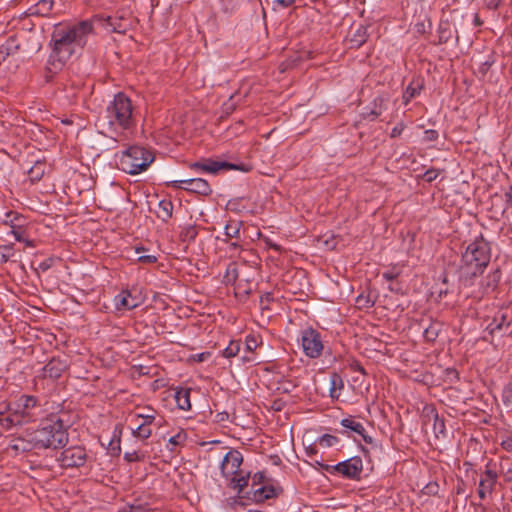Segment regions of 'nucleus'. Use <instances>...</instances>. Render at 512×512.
<instances>
[{
  "label": "nucleus",
  "mask_w": 512,
  "mask_h": 512,
  "mask_svg": "<svg viewBox=\"0 0 512 512\" xmlns=\"http://www.w3.org/2000/svg\"><path fill=\"white\" fill-rule=\"evenodd\" d=\"M101 127L108 133H122L134 125L133 105L128 96L119 92L100 118Z\"/></svg>",
  "instance_id": "2"
},
{
  "label": "nucleus",
  "mask_w": 512,
  "mask_h": 512,
  "mask_svg": "<svg viewBox=\"0 0 512 512\" xmlns=\"http://www.w3.org/2000/svg\"><path fill=\"white\" fill-rule=\"evenodd\" d=\"M14 256L13 244L0 246V262L6 263Z\"/></svg>",
  "instance_id": "37"
},
{
  "label": "nucleus",
  "mask_w": 512,
  "mask_h": 512,
  "mask_svg": "<svg viewBox=\"0 0 512 512\" xmlns=\"http://www.w3.org/2000/svg\"><path fill=\"white\" fill-rule=\"evenodd\" d=\"M9 55L8 49L0 48V64L6 59Z\"/></svg>",
  "instance_id": "60"
},
{
  "label": "nucleus",
  "mask_w": 512,
  "mask_h": 512,
  "mask_svg": "<svg viewBox=\"0 0 512 512\" xmlns=\"http://www.w3.org/2000/svg\"><path fill=\"white\" fill-rule=\"evenodd\" d=\"M441 330L442 324L438 321H432L429 326L424 329L423 336L427 341L433 342L437 339Z\"/></svg>",
  "instance_id": "26"
},
{
  "label": "nucleus",
  "mask_w": 512,
  "mask_h": 512,
  "mask_svg": "<svg viewBox=\"0 0 512 512\" xmlns=\"http://www.w3.org/2000/svg\"><path fill=\"white\" fill-rule=\"evenodd\" d=\"M145 454L138 451L125 452L124 460L127 462H140L145 460Z\"/></svg>",
  "instance_id": "39"
},
{
  "label": "nucleus",
  "mask_w": 512,
  "mask_h": 512,
  "mask_svg": "<svg viewBox=\"0 0 512 512\" xmlns=\"http://www.w3.org/2000/svg\"><path fill=\"white\" fill-rule=\"evenodd\" d=\"M333 470L346 478L359 479L363 471L362 459L358 456L334 465Z\"/></svg>",
  "instance_id": "13"
},
{
  "label": "nucleus",
  "mask_w": 512,
  "mask_h": 512,
  "mask_svg": "<svg viewBox=\"0 0 512 512\" xmlns=\"http://www.w3.org/2000/svg\"><path fill=\"white\" fill-rule=\"evenodd\" d=\"M173 203L170 200H161L158 203L157 217L167 222L172 217Z\"/></svg>",
  "instance_id": "24"
},
{
  "label": "nucleus",
  "mask_w": 512,
  "mask_h": 512,
  "mask_svg": "<svg viewBox=\"0 0 512 512\" xmlns=\"http://www.w3.org/2000/svg\"><path fill=\"white\" fill-rule=\"evenodd\" d=\"M504 404L512 408V384L507 385L502 393Z\"/></svg>",
  "instance_id": "41"
},
{
  "label": "nucleus",
  "mask_w": 512,
  "mask_h": 512,
  "mask_svg": "<svg viewBox=\"0 0 512 512\" xmlns=\"http://www.w3.org/2000/svg\"><path fill=\"white\" fill-rule=\"evenodd\" d=\"M191 168L193 169H200L204 172L208 173H217L218 171L225 169H234V170H242V171H248L247 168H244V165L238 166L229 162L225 161H213V160H206L205 162H195L191 164Z\"/></svg>",
  "instance_id": "14"
},
{
  "label": "nucleus",
  "mask_w": 512,
  "mask_h": 512,
  "mask_svg": "<svg viewBox=\"0 0 512 512\" xmlns=\"http://www.w3.org/2000/svg\"><path fill=\"white\" fill-rule=\"evenodd\" d=\"M417 89L416 88H413L411 86H408L407 89H406V92L404 94V98L408 101L410 100L411 98L415 97L416 94H417Z\"/></svg>",
  "instance_id": "53"
},
{
  "label": "nucleus",
  "mask_w": 512,
  "mask_h": 512,
  "mask_svg": "<svg viewBox=\"0 0 512 512\" xmlns=\"http://www.w3.org/2000/svg\"><path fill=\"white\" fill-rule=\"evenodd\" d=\"M397 276H398V273H394V272L383 273V277L388 281H392V280L396 279Z\"/></svg>",
  "instance_id": "59"
},
{
  "label": "nucleus",
  "mask_w": 512,
  "mask_h": 512,
  "mask_svg": "<svg viewBox=\"0 0 512 512\" xmlns=\"http://www.w3.org/2000/svg\"><path fill=\"white\" fill-rule=\"evenodd\" d=\"M366 40V34H353L351 38L346 36L344 38V43L348 45L349 48H357L365 43Z\"/></svg>",
  "instance_id": "33"
},
{
  "label": "nucleus",
  "mask_w": 512,
  "mask_h": 512,
  "mask_svg": "<svg viewBox=\"0 0 512 512\" xmlns=\"http://www.w3.org/2000/svg\"><path fill=\"white\" fill-rule=\"evenodd\" d=\"M282 492L280 487L264 484L260 487L252 489V498L256 502H263L268 499L277 497Z\"/></svg>",
  "instance_id": "17"
},
{
  "label": "nucleus",
  "mask_w": 512,
  "mask_h": 512,
  "mask_svg": "<svg viewBox=\"0 0 512 512\" xmlns=\"http://www.w3.org/2000/svg\"><path fill=\"white\" fill-rule=\"evenodd\" d=\"M502 1L503 0H484V3L489 9H497Z\"/></svg>",
  "instance_id": "54"
},
{
  "label": "nucleus",
  "mask_w": 512,
  "mask_h": 512,
  "mask_svg": "<svg viewBox=\"0 0 512 512\" xmlns=\"http://www.w3.org/2000/svg\"><path fill=\"white\" fill-rule=\"evenodd\" d=\"M11 226V234L15 237L17 241H24V230L21 226H16L13 224H10Z\"/></svg>",
  "instance_id": "43"
},
{
  "label": "nucleus",
  "mask_w": 512,
  "mask_h": 512,
  "mask_svg": "<svg viewBox=\"0 0 512 512\" xmlns=\"http://www.w3.org/2000/svg\"><path fill=\"white\" fill-rule=\"evenodd\" d=\"M97 30L118 32L115 28L111 29L109 17L104 18L98 15L92 17L91 19L79 22L77 26L70 28L67 32H93Z\"/></svg>",
  "instance_id": "10"
},
{
  "label": "nucleus",
  "mask_w": 512,
  "mask_h": 512,
  "mask_svg": "<svg viewBox=\"0 0 512 512\" xmlns=\"http://www.w3.org/2000/svg\"><path fill=\"white\" fill-rule=\"evenodd\" d=\"M27 246L29 247H33L34 246V243L32 240H29V239H26L24 238V241H23Z\"/></svg>",
  "instance_id": "64"
},
{
  "label": "nucleus",
  "mask_w": 512,
  "mask_h": 512,
  "mask_svg": "<svg viewBox=\"0 0 512 512\" xmlns=\"http://www.w3.org/2000/svg\"><path fill=\"white\" fill-rule=\"evenodd\" d=\"M434 430H435V433L437 436H438V433L443 434V435L445 433L444 421L442 419H439L438 415L435 416Z\"/></svg>",
  "instance_id": "47"
},
{
  "label": "nucleus",
  "mask_w": 512,
  "mask_h": 512,
  "mask_svg": "<svg viewBox=\"0 0 512 512\" xmlns=\"http://www.w3.org/2000/svg\"><path fill=\"white\" fill-rule=\"evenodd\" d=\"M46 164L41 161L35 162V164L28 170V177L31 182L41 180L45 174Z\"/></svg>",
  "instance_id": "27"
},
{
  "label": "nucleus",
  "mask_w": 512,
  "mask_h": 512,
  "mask_svg": "<svg viewBox=\"0 0 512 512\" xmlns=\"http://www.w3.org/2000/svg\"><path fill=\"white\" fill-rule=\"evenodd\" d=\"M440 174V171L438 169H429L424 173V178L427 182L434 181Z\"/></svg>",
  "instance_id": "48"
},
{
  "label": "nucleus",
  "mask_w": 512,
  "mask_h": 512,
  "mask_svg": "<svg viewBox=\"0 0 512 512\" xmlns=\"http://www.w3.org/2000/svg\"><path fill=\"white\" fill-rule=\"evenodd\" d=\"M504 480L508 483H512V469H508L504 473Z\"/></svg>",
  "instance_id": "61"
},
{
  "label": "nucleus",
  "mask_w": 512,
  "mask_h": 512,
  "mask_svg": "<svg viewBox=\"0 0 512 512\" xmlns=\"http://www.w3.org/2000/svg\"><path fill=\"white\" fill-rule=\"evenodd\" d=\"M145 251H146V249L143 247L136 248V253L139 255L138 259H137L138 262L143 263V264L155 263L157 261V257L155 255L142 254Z\"/></svg>",
  "instance_id": "38"
},
{
  "label": "nucleus",
  "mask_w": 512,
  "mask_h": 512,
  "mask_svg": "<svg viewBox=\"0 0 512 512\" xmlns=\"http://www.w3.org/2000/svg\"><path fill=\"white\" fill-rule=\"evenodd\" d=\"M67 365L64 361L52 358L43 368L42 377L56 380L61 377L62 373L66 370Z\"/></svg>",
  "instance_id": "16"
},
{
  "label": "nucleus",
  "mask_w": 512,
  "mask_h": 512,
  "mask_svg": "<svg viewBox=\"0 0 512 512\" xmlns=\"http://www.w3.org/2000/svg\"><path fill=\"white\" fill-rule=\"evenodd\" d=\"M52 264H53V260L51 258L46 259V260L42 261L41 263H39L38 269L45 272L51 268Z\"/></svg>",
  "instance_id": "52"
},
{
  "label": "nucleus",
  "mask_w": 512,
  "mask_h": 512,
  "mask_svg": "<svg viewBox=\"0 0 512 512\" xmlns=\"http://www.w3.org/2000/svg\"><path fill=\"white\" fill-rule=\"evenodd\" d=\"M239 248L238 243L236 242H229V250H237Z\"/></svg>",
  "instance_id": "63"
},
{
  "label": "nucleus",
  "mask_w": 512,
  "mask_h": 512,
  "mask_svg": "<svg viewBox=\"0 0 512 512\" xmlns=\"http://www.w3.org/2000/svg\"><path fill=\"white\" fill-rule=\"evenodd\" d=\"M438 138V132L433 129H428L424 132V141L426 142H432L435 141Z\"/></svg>",
  "instance_id": "50"
},
{
  "label": "nucleus",
  "mask_w": 512,
  "mask_h": 512,
  "mask_svg": "<svg viewBox=\"0 0 512 512\" xmlns=\"http://www.w3.org/2000/svg\"><path fill=\"white\" fill-rule=\"evenodd\" d=\"M87 453L81 446L69 447L62 451L58 461L62 467L74 468L81 467L86 463Z\"/></svg>",
  "instance_id": "8"
},
{
  "label": "nucleus",
  "mask_w": 512,
  "mask_h": 512,
  "mask_svg": "<svg viewBox=\"0 0 512 512\" xmlns=\"http://www.w3.org/2000/svg\"><path fill=\"white\" fill-rule=\"evenodd\" d=\"M319 446L323 447V448H330V447H333L335 446L336 444L339 443V439L338 437L334 436V435H331V434H324L322 436H320L316 442Z\"/></svg>",
  "instance_id": "32"
},
{
  "label": "nucleus",
  "mask_w": 512,
  "mask_h": 512,
  "mask_svg": "<svg viewBox=\"0 0 512 512\" xmlns=\"http://www.w3.org/2000/svg\"><path fill=\"white\" fill-rule=\"evenodd\" d=\"M341 425L347 429H350L351 431L356 432L357 434L361 435L365 442L371 443L372 438L370 436L365 435V428L364 426L352 418H345L341 421Z\"/></svg>",
  "instance_id": "21"
},
{
  "label": "nucleus",
  "mask_w": 512,
  "mask_h": 512,
  "mask_svg": "<svg viewBox=\"0 0 512 512\" xmlns=\"http://www.w3.org/2000/svg\"><path fill=\"white\" fill-rule=\"evenodd\" d=\"M196 235H197V231H196L195 227L190 226V227L186 228V230H185L186 237H189L190 239H194Z\"/></svg>",
  "instance_id": "57"
},
{
  "label": "nucleus",
  "mask_w": 512,
  "mask_h": 512,
  "mask_svg": "<svg viewBox=\"0 0 512 512\" xmlns=\"http://www.w3.org/2000/svg\"><path fill=\"white\" fill-rule=\"evenodd\" d=\"M504 235L507 237V239L512 243V225H510L507 230L505 231Z\"/></svg>",
  "instance_id": "62"
},
{
  "label": "nucleus",
  "mask_w": 512,
  "mask_h": 512,
  "mask_svg": "<svg viewBox=\"0 0 512 512\" xmlns=\"http://www.w3.org/2000/svg\"><path fill=\"white\" fill-rule=\"evenodd\" d=\"M491 260V244L483 234L470 241L461 254L458 268L459 281L464 286H471L481 276Z\"/></svg>",
  "instance_id": "1"
},
{
  "label": "nucleus",
  "mask_w": 512,
  "mask_h": 512,
  "mask_svg": "<svg viewBox=\"0 0 512 512\" xmlns=\"http://www.w3.org/2000/svg\"><path fill=\"white\" fill-rule=\"evenodd\" d=\"M185 440V435H183L182 433H178L174 436H172L169 441H168V447L171 451L174 450V448L180 444L183 443V441Z\"/></svg>",
  "instance_id": "40"
},
{
  "label": "nucleus",
  "mask_w": 512,
  "mask_h": 512,
  "mask_svg": "<svg viewBox=\"0 0 512 512\" xmlns=\"http://www.w3.org/2000/svg\"><path fill=\"white\" fill-rule=\"evenodd\" d=\"M243 462V456L238 450H230L227 452L221 462V473L226 479L240 473V466Z\"/></svg>",
  "instance_id": "12"
},
{
  "label": "nucleus",
  "mask_w": 512,
  "mask_h": 512,
  "mask_svg": "<svg viewBox=\"0 0 512 512\" xmlns=\"http://www.w3.org/2000/svg\"><path fill=\"white\" fill-rule=\"evenodd\" d=\"M175 400L177 407L181 410L187 411L191 409L190 402V389H179L175 393Z\"/></svg>",
  "instance_id": "22"
},
{
  "label": "nucleus",
  "mask_w": 512,
  "mask_h": 512,
  "mask_svg": "<svg viewBox=\"0 0 512 512\" xmlns=\"http://www.w3.org/2000/svg\"><path fill=\"white\" fill-rule=\"evenodd\" d=\"M114 302L118 310H131L139 306L138 298L132 296L129 291H122L115 296Z\"/></svg>",
  "instance_id": "19"
},
{
  "label": "nucleus",
  "mask_w": 512,
  "mask_h": 512,
  "mask_svg": "<svg viewBox=\"0 0 512 512\" xmlns=\"http://www.w3.org/2000/svg\"><path fill=\"white\" fill-rule=\"evenodd\" d=\"M487 329L490 334L501 333L510 334L512 333V309L505 308L500 309L494 316L493 321L488 325Z\"/></svg>",
  "instance_id": "9"
},
{
  "label": "nucleus",
  "mask_w": 512,
  "mask_h": 512,
  "mask_svg": "<svg viewBox=\"0 0 512 512\" xmlns=\"http://www.w3.org/2000/svg\"><path fill=\"white\" fill-rule=\"evenodd\" d=\"M271 4L272 10L275 12H282L294 6L296 0H267Z\"/></svg>",
  "instance_id": "30"
},
{
  "label": "nucleus",
  "mask_w": 512,
  "mask_h": 512,
  "mask_svg": "<svg viewBox=\"0 0 512 512\" xmlns=\"http://www.w3.org/2000/svg\"><path fill=\"white\" fill-rule=\"evenodd\" d=\"M14 412L24 424L36 421L42 414V408L35 396L22 395Z\"/></svg>",
  "instance_id": "7"
},
{
  "label": "nucleus",
  "mask_w": 512,
  "mask_h": 512,
  "mask_svg": "<svg viewBox=\"0 0 512 512\" xmlns=\"http://www.w3.org/2000/svg\"><path fill=\"white\" fill-rule=\"evenodd\" d=\"M156 420V412L151 410L148 413H137L131 418L134 423L153 424Z\"/></svg>",
  "instance_id": "29"
},
{
  "label": "nucleus",
  "mask_w": 512,
  "mask_h": 512,
  "mask_svg": "<svg viewBox=\"0 0 512 512\" xmlns=\"http://www.w3.org/2000/svg\"><path fill=\"white\" fill-rule=\"evenodd\" d=\"M239 276L236 263H230L226 269L224 279L227 283H234Z\"/></svg>",
  "instance_id": "36"
},
{
  "label": "nucleus",
  "mask_w": 512,
  "mask_h": 512,
  "mask_svg": "<svg viewBox=\"0 0 512 512\" xmlns=\"http://www.w3.org/2000/svg\"><path fill=\"white\" fill-rule=\"evenodd\" d=\"M80 42L79 34H52L53 57H59L67 61L75 52V48L80 45Z\"/></svg>",
  "instance_id": "5"
},
{
  "label": "nucleus",
  "mask_w": 512,
  "mask_h": 512,
  "mask_svg": "<svg viewBox=\"0 0 512 512\" xmlns=\"http://www.w3.org/2000/svg\"><path fill=\"white\" fill-rule=\"evenodd\" d=\"M231 482L233 483L234 485V488H237L239 490V492L243 491V489L245 487L248 486V482H249V474L247 475H242L241 472L238 473L237 475L235 476H232L230 478Z\"/></svg>",
  "instance_id": "34"
},
{
  "label": "nucleus",
  "mask_w": 512,
  "mask_h": 512,
  "mask_svg": "<svg viewBox=\"0 0 512 512\" xmlns=\"http://www.w3.org/2000/svg\"><path fill=\"white\" fill-rule=\"evenodd\" d=\"M301 346L304 354L312 359L319 358L322 355L324 344L321 334L312 327H307L301 331Z\"/></svg>",
  "instance_id": "6"
},
{
  "label": "nucleus",
  "mask_w": 512,
  "mask_h": 512,
  "mask_svg": "<svg viewBox=\"0 0 512 512\" xmlns=\"http://www.w3.org/2000/svg\"><path fill=\"white\" fill-rule=\"evenodd\" d=\"M241 225L240 221H229L225 226L226 237L230 239L239 238Z\"/></svg>",
  "instance_id": "31"
},
{
  "label": "nucleus",
  "mask_w": 512,
  "mask_h": 512,
  "mask_svg": "<svg viewBox=\"0 0 512 512\" xmlns=\"http://www.w3.org/2000/svg\"><path fill=\"white\" fill-rule=\"evenodd\" d=\"M237 95H232L227 102L223 104V110L226 114L232 113L236 108L235 98Z\"/></svg>",
  "instance_id": "42"
},
{
  "label": "nucleus",
  "mask_w": 512,
  "mask_h": 512,
  "mask_svg": "<svg viewBox=\"0 0 512 512\" xmlns=\"http://www.w3.org/2000/svg\"><path fill=\"white\" fill-rule=\"evenodd\" d=\"M245 345L246 350H248L249 352H253L258 347V341L254 336L249 335L246 337Z\"/></svg>",
  "instance_id": "44"
},
{
  "label": "nucleus",
  "mask_w": 512,
  "mask_h": 512,
  "mask_svg": "<svg viewBox=\"0 0 512 512\" xmlns=\"http://www.w3.org/2000/svg\"><path fill=\"white\" fill-rule=\"evenodd\" d=\"M498 475L495 471L491 469H486L482 474L479 487H478V496L481 500H484L487 495H491L495 489L497 484Z\"/></svg>",
  "instance_id": "15"
},
{
  "label": "nucleus",
  "mask_w": 512,
  "mask_h": 512,
  "mask_svg": "<svg viewBox=\"0 0 512 512\" xmlns=\"http://www.w3.org/2000/svg\"><path fill=\"white\" fill-rule=\"evenodd\" d=\"M154 156L148 150L140 146H131L119 156V168L132 175L146 170L153 162Z\"/></svg>",
  "instance_id": "4"
},
{
  "label": "nucleus",
  "mask_w": 512,
  "mask_h": 512,
  "mask_svg": "<svg viewBox=\"0 0 512 512\" xmlns=\"http://www.w3.org/2000/svg\"><path fill=\"white\" fill-rule=\"evenodd\" d=\"M65 62L66 60H62L59 57H53V53H51L45 67L46 80L50 81L54 75L60 72L63 69Z\"/></svg>",
  "instance_id": "20"
},
{
  "label": "nucleus",
  "mask_w": 512,
  "mask_h": 512,
  "mask_svg": "<svg viewBox=\"0 0 512 512\" xmlns=\"http://www.w3.org/2000/svg\"><path fill=\"white\" fill-rule=\"evenodd\" d=\"M24 423L19 418V416L13 411L8 415L0 414V427L3 429H10L13 426L23 425Z\"/></svg>",
  "instance_id": "25"
},
{
  "label": "nucleus",
  "mask_w": 512,
  "mask_h": 512,
  "mask_svg": "<svg viewBox=\"0 0 512 512\" xmlns=\"http://www.w3.org/2000/svg\"><path fill=\"white\" fill-rule=\"evenodd\" d=\"M388 101L389 97L387 94H382L376 97L371 103L369 111L363 113L364 118L375 119L378 116H380L383 113V111L387 109Z\"/></svg>",
  "instance_id": "18"
},
{
  "label": "nucleus",
  "mask_w": 512,
  "mask_h": 512,
  "mask_svg": "<svg viewBox=\"0 0 512 512\" xmlns=\"http://www.w3.org/2000/svg\"><path fill=\"white\" fill-rule=\"evenodd\" d=\"M136 427L132 428V435L140 440H146L152 435V424L135 423Z\"/></svg>",
  "instance_id": "28"
},
{
  "label": "nucleus",
  "mask_w": 512,
  "mask_h": 512,
  "mask_svg": "<svg viewBox=\"0 0 512 512\" xmlns=\"http://www.w3.org/2000/svg\"><path fill=\"white\" fill-rule=\"evenodd\" d=\"M404 127H405V126H404V124H403L402 122H401V123H398V124H397L393 129H392V131H391V133H390V137H391V138H397V137H399V136L402 134V132H403V130H404Z\"/></svg>",
  "instance_id": "51"
},
{
  "label": "nucleus",
  "mask_w": 512,
  "mask_h": 512,
  "mask_svg": "<svg viewBox=\"0 0 512 512\" xmlns=\"http://www.w3.org/2000/svg\"><path fill=\"white\" fill-rule=\"evenodd\" d=\"M356 303L360 308H369L373 305V302L368 297H365L363 295H359L356 298Z\"/></svg>",
  "instance_id": "46"
},
{
  "label": "nucleus",
  "mask_w": 512,
  "mask_h": 512,
  "mask_svg": "<svg viewBox=\"0 0 512 512\" xmlns=\"http://www.w3.org/2000/svg\"><path fill=\"white\" fill-rule=\"evenodd\" d=\"M430 36H433V38L430 39V41L434 44L445 43L448 40L447 38L443 39L440 34H430Z\"/></svg>",
  "instance_id": "56"
},
{
  "label": "nucleus",
  "mask_w": 512,
  "mask_h": 512,
  "mask_svg": "<svg viewBox=\"0 0 512 512\" xmlns=\"http://www.w3.org/2000/svg\"><path fill=\"white\" fill-rule=\"evenodd\" d=\"M37 5H38L39 11L48 12L52 9L53 1L52 0H41Z\"/></svg>",
  "instance_id": "49"
},
{
  "label": "nucleus",
  "mask_w": 512,
  "mask_h": 512,
  "mask_svg": "<svg viewBox=\"0 0 512 512\" xmlns=\"http://www.w3.org/2000/svg\"><path fill=\"white\" fill-rule=\"evenodd\" d=\"M169 185L173 188H180L186 191L200 194V195H209L212 193V189L209 183L202 178H192L186 180H174L169 182Z\"/></svg>",
  "instance_id": "11"
},
{
  "label": "nucleus",
  "mask_w": 512,
  "mask_h": 512,
  "mask_svg": "<svg viewBox=\"0 0 512 512\" xmlns=\"http://www.w3.org/2000/svg\"><path fill=\"white\" fill-rule=\"evenodd\" d=\"M241 348V343L239 341H231L229 345L223 350V356L226 358L235 357Z\"/></svg>",
  "instance_id": "35"
},
{
  "label": "nucleus",
  "mask_w": 512,
  "mask_h": 512,
  "mask_svg": "<svg viewBox=\"0 0 512 512\" xmlns=\"http://www.w3.org/2000/svg\"><path fill=\"white\" fill-rule=\"evenodd\" d=\"M505 202L509 207H512V184L509 186L507 191L504 194Z\"/></svg>",
  "instance_id": "55"
},
{
  "label": "nucleus",
  "mask_w": 512,
  "mask_h": 512,
  "mask_svg": "<svg viewBox=\"0 0 512 512\" xmlns=\"http://www.w3.org/2000/svg\"><path fill=\"white\" fill-rule=\"evenodd\" d=\"M501 279V271L499 268H496L494 271L489 273L484 281L482 282V286L484 287V291H493L500 282Z\"/></svg>",
  "instance_id": "23"
},
{
  "label": "nucleus",
  "mask_w": 512,
  "mask_h": 512,
  "mask_svg": "<svg viewBox=\"0 0 512 512\" xmlns=\"http://www.w3.org/2000/svg\"><path fill=\"white\" fill-rule=\"evenodd\" d=\"M25 440L34 449H59L68 443V433L60 418L51 417L43 421L36 430L27 432Z\"/></svg>",
  "instance_id": "3"
},
{
  "label": "nucleus",
  "mask_w": 512,
  "mask_h": 512,
  "mask_svg": "<svg viewBox=\"0 0 512 512\" xmlns=\"http://www.w3.org/2000/svg\"><path fill=\"white\" fill-rule=\"evenodd\" d=\"M260 484H265V475L263 472H257L252 477V489L256 488Z\"/></svg>",
  "instance_id": "45"
},
{
  "label": "nucleus",
  "mask_w": 512,
  "mask_h": 512,
  "mask_svg": "<svg viewBox=\"0 0 512 512\" xmlns=\"http://www.w3.org/2000/svg\"><path fill=\"white\" fill-rule=\"evenodd\" d=\"M305 453L308 457L313 458L317 454V449L315 446H309L305 449Z\"/></svg>",
  "instance_id": "58"
}]
</instances>
